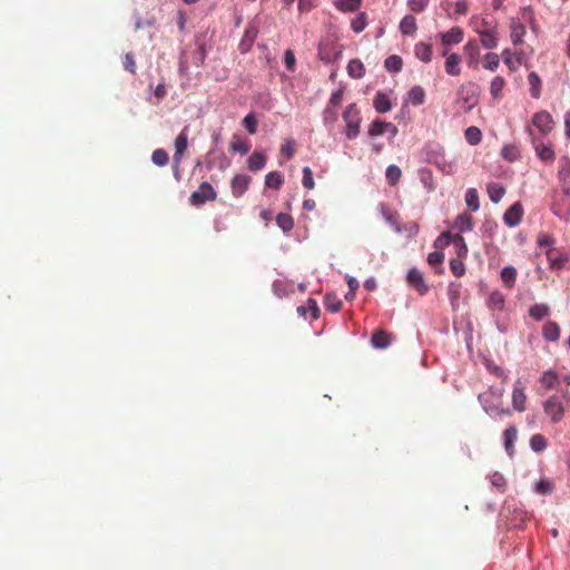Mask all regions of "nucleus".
Returning <instances> with one entry per match:
<instances>
[{
    "label": "nucleus",
    "mask_w": 570,
    "mask_h": 570,
    "mask_svg": "<svg viewBox=\"0 0 570 570\" xmlns=\"http://www.w3.org/2000/svg\"><path fill=\"white\" fill-rule=\"evenodd\" d=\"M406 281L420 295L426 294L430 289L423 273L417 268H411L407 272Z\"/></svg>",
    "instance_id": "423d86ee"
},
{
    "label": "nucleus",
    "mask_w": 570,
    "mask_h": 570,
    "mask_svg": "<svg viewBox=\"0 0 570 570\" xmlns=\"http://www.w3.org/2000/svg\"><path fill=\"white\" fill-rule=\"evenodd\" d=\"M217 197V193L213 188V186L204 181L199 185L198 189L194 191L190 197L189 202L191 205L196 207L203 206L207 200H214Z\"/></svg>",
    "instance_id": "7ed1b4c3"
},
{
    "label": "nucleus",
    "mask_w": 570,
    "mask_h": 570,
    "mask_svg": "<svg viewBox=\"0 0 570 570\" xmlns=\"http://www.w3.org/2000/svg\"><path fill=\"white\" fill-rule=\"evenodd\" d=\"M385 176H386V180L389 181V184L391 186H395L402 176V171L397 166L390 165L386 168Z\"/></svg>",
    "instance_id": "a18cd8bd"
},
{
    "label": "nucleus",
    "mask_w": 570,
    "mask_h": 570,
    "mask_svg": "<svg viewBox=\"0 0 570 570\" xmlns=\"http://www.w3.org/2000/svg\"><path fill=\"white\" fill-rule=\"evenodd\" d=\"M243 126L247 129L250 135L257 131V119L254 112L247 114L243 119Z\"/></svg>",
    "instance_id": "09e8293b"
},
{
    "label": "nucleus",
    "mask_w": 570,
    "mask_h": 570,
    "mask_svg": "<svg viewBox=\"0 0 570 570\" xmlns=\"http://www.w3.org/2000/svg\"><path fill=\"white\" fill-rule=\"evenodd\" d=\"M523 217V206L520 202L513 203L503 215V223L508 227L518 226Z\"/></svg>",
    "instance_id": "6e6552de"
},
{
    "label": "nucleus",
    "mask_w": 570,
    "mask_h": 570,
    "mask_svg": "<svg viewBox=\"0 0 570 570\" xmlns=\"http://www.w3.org/2000/svg\"><path fill=\"white\" fill-rule=\"evenodd\" d=\"M528 81L530 85V94L533 98L538 99L541 95V79L539 75L534 71L530 72L528 76Z\"/></svg>",
    "instance_id": "473e14b6"
},
{
    "label": "nucleus",
    "mask_w": 570,
    "mask_h": 570,
    "mask_svg": "<svg viewBox=\"0 0 570 570\" xmlns=\"http://www.w3.org/2000/svg\"><path fill=\"white\" fill-rule=\"evenodd\" d=\"M384 66L390 72H399L402 69L403 61L400 56L392 55L385 59Z\"/></svg>",
    "instance_id": "4c0bfd02"
},
{
    "label": "nucleus",
    "mask_w": 570,
    "mask_h": 570,
    "mask_svg": "<svg viewBox=\"0 0 570 570\" xmlns=\"http://www.w3.org/2000/svg\"><path fill=\"white\" fill-rule=\"evenodd\" d=\"M530 448L533 452H542L547 448L546 438L540 433L533 434L530 439Z\"/></svg>",
    "instance_id": "37998d69"
},
{
    "label": "nucleus",
    "mask_w": 570,
    "mask_h": 570,
    "mask_svg": "<svg viewBox=\"0 0 570 570\" xmlns=\"http://www.w3.org/2000/svg\"><path fill=\"white\" fill-rule=\"evenodd\" d=\"M527 395L524 393V386L521 380H518L512 391V406L518 412L525 410Z\"/></svg>",
    "instance_id": "9d476101"
},
{
    "label": "nucleus",
    "mask_w": 570,
    "mask_h": 570,
    "mask_svg": "<svg viewBox=\"0 0 570 570\" xmlns=\"http://www.w3.org/2000/svg\"><path fill=\"white\" fill-rule=\"evenodd\" d=\"M154 95L157 99V101H155L154 104L158 105L167 95V88L165 83H158L157 87L155 88Z\"/></svg>",
    "instance_id": "0e129e2a"
},
{
    "label": "nucleus",
    "mask_w": 570,
    "mask_h": 570,
    "mask_svg": "<svg viewBox=\"0 0 570 570\" xmlns=\"http://www.w3.org/2000/svg\"><path fill=\"white\" fill-rule=\"evenodd\" d=\"M344 121L346 122V137L354 139L360 134L361 117L358 109L354 104L350 105L343 114Z\"/></svg>",
    "instance_id": "f03ea898"
},
{
    "label": "nucleus",
    "mask_w": 570,
    "mask_h": 570,
    "mask_svg": "<svg viewBox=\"0 0 570 570\" xmlns=\"http://www.w3.org/2000/svg\"><path fill=\"white\" fill-rule=\"evenodd\" d=\"M324 304L328 311L338 312L342 306V301L334 294H327Z\"/></svg>",
    "instance_id": "de8ad7c7"
},
{
    "label": "nucleus",
    "mask_w": 570,
    "mask_h": 570,
    "mask_svg": "<svg viewBox=\"0 0 570 570\" xmlns=\"http://www.w3.org/2000/svg\"><path fill=\"white\" fill-rule=\"evenodd\" d=\"M535 151H537V156L542 160V161H553L554 160V150L550 147V146H547V145H543L542 142L540 144H535Z\"/></svg>",
    "instance_id": "72a5a7b5"
},
{
    "label": "nucleus",
    "mask_w": 570,
    "mask_h": 570,
    "mask_svg": "<svg viewBox=\"0 0 570 570\" xmlns=\"http://www.w3.org/2000/svg\"><path fill=\"white\" fill-rule=\"evenodd\" d=\"M546 414L551 416L553 423H558L563 417V405L559 396L553 395L543 403Z\"/></svg>",
    "instance_id": "39448f33"
},
{
    "label": "nucleus",
    "mask_w": 570,
    "mask_h": 570,
    "mask_svg": "<svg viewBox=\"0 0 570 570\" xmlns=\"http://www.w3.org/2000/svg\"><path fill=\"white\" fill-rule=\"evenodd\" d=\"M518 430L515 425H509L503 431V442L507 454L512 458L514 454V442L517 440Z\"/></svg>",
    "instance_id": "4468645a"
},
{
    "label": "nucleus",
    "mask_w": 570,
    "mask_h": 570,
    "mask_svg": "<svg viewBox=\"0 0 570 570\" xmlns=\"http://www.w3.org/2000/svg\"><path fill=\"white\" fill-rule=\"evenodd\" d=\"M501 156L512 163L520 157V151L514 145H505L501 149Z\"/></svg>",
    "instance_id": "49530a36"
},
{
    "label": "nucleus",
    "mask_w": 570,
    "mask_h": 570,
    "mask_svg": "<svg viewBox=\"0 0 570 570\" xmlns=\"http://www.w3.org/2000/svg\"><path fill=\"white\" fill-rule=\"evenodd\" d=\"M504 85H505L504 78H502L501 76L494 77L492 79L491 86H490L491 95L494 98H498L501 95V91H502Z\"/></svg>",
    "instance_id": "8fccbe9b"
},
{
    "label": "nucleus",
    "mask_w": 570,
    "mask_h": 570,
    "mask_svg": "<svg viewBox=\"0 0 570 570\" xmlns=\"http://www.w3.org/2000/svg\"><path fill=\"white\" fill-rule=\"evenodd\" d=\"M517 268L512 265L504 266L501 271V279L507 288H512L517 279Z\"/></svg>",
    "instance_id": "412c9836"
},
{
    "label": "nucleus",
    "mask_w": 570,
    "mask_h": 570,
    "mask_svg": "<svg viewBox=\"0 0 570 570\" xmlns=\"http://www.w3.org/2000/svg\"><path fill=\"white\" fill-rule=\"evenodd\" d=\"M361 3L362 0H338L336 7L340 11L353 12L360 8Z\"/></svg>",
    "instance_id": "79ce46f5"
},
{
    "label": "nucleus",
    "mask_w": 570,
    "mask_h": 570,
    "mask_svg": "<svg viewBox=\"0 0 570 570\" xmlns=\"http://www.w3.org/2000/svg\"><path fill=\"white\" fill-rule=\"evenodd\" d=\"M489 198L492 203L498 204L505 194V188L499 183H490L487 187Z\"/></svg>",
    "instance_id": "bb28decb"
},
{
    "label": "nucleus",
    "mask_w": 570,
    "mask_h": 570,
    "mask_svg": "<svg viewBox=\"0 0 570 570\" xmlns=\"http://www.w3.org/2000/svg\"><path fill=\"white\" fill-rule=\"evenodd\" d=\"M460 289H461L460 283H452L449 287V297H450L453 311H459V308H460V296H461Z\"/></svg>",
    "instance_id": "f704fd0d"
},
{
    "label": "nucleus",
    "mask_w": 570,
    "mask_h": 570,
    "mask_svg": "<svg viewBox=\"0 0 570 570\" xmlns=\"http://www.w3.org/2000/svg\"><path fill=\"white\" fill-rule=\"evenodd\" d=\"M480 41L487 49H493L498 45V39L494 33L490 30L480 32Z\"/></svg>",
    "instance_id": "a19ab883"
},
{
    "label": "nucleus",
    "mask_w": 570,
    "mask_h": 570,
    "mask_svg": "<svg viewBox=\"0 0 570 570\" xmlns=\"http://www.w3.org/2000/svg\"><path fill=\"white\" fill-rule=\"evenodd\" d=\"M432 46L425 42H417L414 47L415 57L423 62L432 60Z\"/></svg>",
    "instance_id": "aec40b11"
},
{
    "label": "nucleus",
    "mask_w": 570,
    "mask_h": 570,
    "mask_svg": "<svg viewBox=\"0 0 570 570\" xmlns=\"http://www.w3.org/2000/svg\"><path fill=\"white\" fill-rule=\"evenodd\" d=\"M252 178L247 175H236L230 184L234 197H240L249 187Z\"/></svg>",
    "instance_id": "9b49d317"
},
{
    "label": "nucleus",
    "mask_w": 570,
    "mask_h": 570,
    "mask_svg": "<svg viewBox=\"0 0 570 570\" xmlns=\"http://www.w3.org/2000/svg\"><path fill=\"white\" fill-rule=\"evenodd\" d=\"M342 99H343V89H337L336 91H334L330 98V102H328V106L331 107H337L341 105L342 102Z\"/></svg>",
    "instance_id": "338daca9"
},
{
    "label": "nucleus",
    "mask_w": 570,
    "mask_h": 570,
    "mask_svg": "<svg viewBox=\"0 0 570 570\" xmlns=\"http://www.w3.org/2000/svg\"><path fill=\"white\" fill-rule=\"evenodd\" d=\"M523 18L529 21L531 29L535 31L537 27L534 24V11L531 6H527L521 8Z\"/></svg>",
    "instance_id": "e2e57ef3"
},
{
    "label": "nucleus",
    "mask_w": 570,
    "mask_h": 570,
    "mask_svg": "<svg viewBox=\"0 0 570 570\" xmlns=\"http://www.w3.org/2000/svg\"><path fill=\"white\" fill-rule=\"evenodd\" d=\"M450 267L455 276L460 277L463 275V263L459 258L452 259L450 263Z\"/></svg>",
    "instance_id": "774afa93"
},
{
    "label": "nucleus",
    "mask_w": 570,
    "mask_h": 570,
    "mask_svg": "<svg viewBox=\"0 0 570 570\" xmlns=\"http://www.w3.org/2000/svg\"><path fill=\"white\" fill-rule=\"evenodd\" d=\"M537 244L539 247H544V248H554L553 247V244H554V239L551 235L549 234H539L538 236V239H537Z\"/></svg>",
    "instance_id": "13d9d810"
},
{
    "label": "nucleus",
    "mask_w": 570,
    "mask_h": 570,
    "mask_svg": "<svg viewBox=\"0 0 570 570\" xmlns=\"http://www.w3.org/2000/svg\"><path fill=\"white\" fill-rule=\"evenodd\" d=\"M451 243L454 244L458 249V254L460 255V252L463 248V238L460 233L453 234L452 230L443 232L434 242V247L436 250L442 252V249L449 246Z\"/></svg>",
    "instance_id": "20e7f679"
},
{
    "label": "nucleus",
    "mask_w": 570,
    "mask_h": 570,
    "mask_svg": "<svg viewBox=\"0 0 570 570\" xmlns=\"http://www.w3.org/2000/svg\"><path fill=\"white\" fill-rule=\"evenodd\" d=\"M284 184V178L278 171H271L265 177V186L268 188L279 189Z\"/></svg>",
    "instance_id": "e433bc0d"
},
{
    "label": "nucleus",
    "mask_w": 570,
    "mask_h": 570,
    "mask_svg": "<svg viewBox=\"0 0 570 570\" xmlns=\"http://www.w3.org/2000/svg\"><path fill=\"white\" fill-rule=\"evenodd\" d=\"M429 3V0H407V6L413 12H422Z\"/></svg>",
    "instance_id": "bf43d9fd"
},
{
    "label": "nucleus",
    "mask_w": 570,
    "mask_h": 570,
    "mask_svg": "<svg viewBox=\"0 0 570 570\" xmlns=\"http://www.w3.org/2000/svg\"><path fill=\"white\" fill-rule=\"evenodd\" d=\"M440 38H441V43L443 46L441 55L443 57H445V56H448L449 48L452 45H456V43L461 42V40H462V30L460 28H458V27L452 28L448 32L440 33Z\"/></svg>",
    "instance_id": "1a4fd4ad"
},
{
    "label": "nucleus",
    "mask_w": 570,
    "mask_h": 570,
    "mask_svg": "<svg viewBox=\"0 0 570 570\" xmlns=\"http://www.w3.org/2000/svg\"><path fill=\"white\" fill-rule=\"evenodd\" d=\"M546 254L552 268H561L568 261L567 255L562 253H557L556 248H548L546 250Z\"/></svg>",
    "instance_id": "4be33fe9"
},
{
    "label": "nucleus",
    "mask_w": 570,
    "mask_h": 570,
    "mask_svg": "<svg viewBox=\"0 0 570 570\" xmlns=\"http://www.w3.org/2000/svg\"><path fill=\"white\" fill-rule=\"evenodd\" d=\"M549 313L550 307L548 304L544 303L534 304L529 308V316L537 322L542 321L544 317L549 315Z\"/></svg>",
    "instance_id": "393cba45"
},
{
    "label": "nucleus",
    "mask_w": 570,
    "mask_h": 570,
    "mask_svg": "<svg viewBox=\"0 0 570 570\" xmlns=\"http://www.w3.org/2000/svg\"><path fill=\"white\" fill-rule=\"evenodd\" d=\"M387 129H393V136L397 134V128L392 122L374 120L368 127V135L374 138L384 135Z\"/></svg>",
    "instance_id": "ddd939ff"
},
{
    "label": "nucleus",
    "mask_w": 570,
    "mask_h": 570,
    "mask_svg": "<svg viewBox=\"0 0 570 570\" xmlns=\"http://www.w3.org/2000/svg\"><path fill=\"white\" fill-rule=\"evenodd\" d=\"M416 30H417L416 19L413 16L407 14L401 20L400 31L403 35L413 36V35H415Z\"/></svg>",
    "instance_id": "5701e85b"
},
{
    "label": "nucleus",
    "mask_w": 570,
    "mask_h": 570,
    "mask_svg": "<svg viewBox=\"0 0 570 570\" xmlns=\"http://www.w3.org/2000/svg\"><path fill=\"white\" fill-rule=\"evenodd\" d=\"M276 224L278 225L279 228H282L284 232H289L293 229L294 227V219L291 215L288 214H284V213H279L277 216H276Z\"/></svg>",
    "instance_id": "ea45409f"
},
{
    "label": "nucleus",
    "mask_w": 570,
    "mask_h": 570,
    "mask_svg": "<svg viewBox=\"0 0 570 570\" xmlns=\"http://www.w3.org/2000/svg\"><path fill=\"white\" fill-rule=\"evenodd\" d=\"M122 65H124V68L126 70H128L129 72H131V73L136 72V63L134 60V56L131 53H126Z\"/></svg>",
    "instance_id": "69168bd1"
},
{
    "label": "nucleus",
    "mask_w": 570,
    "mask_h": 570,
    "mask_svg": "<svg viewBox=\"0 0 570 570\" xmlns=\"http://www.w3.org/2000/svg\"><path fill=\"white\" fill-rule=\"evenodd\" d=\"M409 101L414 106H420L424 102L425 92L420 86H414L407 94Z\"/></svg>",
    "instance_id": "c9c22d12"
},
{
    "label": "nucleus",
    "mask_w": 570,
    "mask_h": 570,
    "mask_svg": "<svg viewBox=\"0 0 570 570\" xmlns=\"http://www.w3.org/2000/svg\"><path fill=\"white\" fill-rule=\"evenodd\" d=\"M151 160L157 166H165L168 163V154L165 149H156L151 155Z\"/></svg>",
    "instance_id": "864d4df0"
},
{
    "label": "nucleus",
    "mask_w": 570,
    "mask_h": 570,
    "mask_svg": "<svg viewBox=\"0 0 570 570\" xmlns=\"http://www.w3.org/2000/svg\"><path fill=\"white\" fill-rule=\"evenodd\" d=\"M444 259V255L441 250H434L433 253H430L429 256H428V263L435 267L438 265H440Z\"/></svg>",
    "instance_id": "052dcab7"
},
{
    "label": "nucleus",
    "mask_w": 570,
    "mask_h": 570,
    "mask_svg": "<svg viewBox=\"0 0 570 570\" xmlns=\"http://www.w3.org/2000/svg\"><path fill=\"white\" fill-rule=\"evenodd\" d=\"M503 387L493 386L489 391L479 394L478 399L487 414L490 416H508L511 414L510 409L503 406Z\"/></svg>",
    "instance_id": "f257e3e1"
},
{
    "label": "nucleus",
    "mask_w": 570,
    "mask_h": 570,
    "mask_svg": "<svg viewBox=\"0 0 570 570\" xmlns=\"http://www.w3.org/2000/svg\"><path fill=\"white\" fill-rule=\"evenodd\" d=\"M374 108L380 114H385L391 110L392 105L389 97L383 92H377L373 100Z\"/></svg>",
    "instance_id": "b1692460"
},
{
    "label": "nucleus",
    "mask_w": 570,
    "mask_h": 570,
    "mask_svg": "<svg viewBox=\"0 0 570 570\" xmlns=\"http://www.w3.org/2000/svg\"><path fill=\"white\" fill-rule=\"evenodd\" d=\"M542 336L549 342H557L560 336V327L558 323L548 321L542 328Z\"/></svg>",
    "instance_id": "f3484780"
},
{
    "label": "nucleus",
    "mask_w": 570,
    "mask_h": 570,
    "mask_svg": "<svg viewBox=\"0 0 570 570\" xmlns=\"http://www.w3.org/2000/svg\"><path fill=\"white\" fill-rule=\"evenodd\" d=\"M503 62L508 66L511 71H515L522 63L521 55H518L515 59H513V53L511 49H504L501 53Z\"/></svg>",
    "instance_id": "c85d7f7f"
},
{
    "label": "nucleus",
    "mask_w": 570,
    "mask_h": 570,
    "mask_svg": "<svg viewBox=\"0 0 570 570\" xmlns=\"http://www.w3.org/2000/svg\"><path fill=\"white\" fill-rule=\"evenodd\" d=\"M490 482L493 487L500 490V492H504L507 488V480L504 475L500 472H494L490 476Z\"/></svg>",
    "instance_id": "5fc2aeb1"
},
{
    "label": "nucleus",
    "mask_w": 570,
    "mask_h": 570,
    "mask_svg": "<svg viewBox=\"0 0 570 570\" xmlns=\"http://www.w3.org/2000/svg\"><path fill=\"white\" fill-rule=\"evenodd\" d=\"M446 57V61H445V71L451 75V76H458L460 75L461 72V69H460V62H461V58L459 55L456 53H452V55H449L445 56Z\"/></svg>",
    "instance_id": "a878e982"
},
{
    "label": "nucleus",
    "mask_w": 570,
    "mask_h": 570,
    "mask_svg": "<svg viewBox=\"0 0 570 570\" xmlns=\"http://www.w3.org/2000/svg\"><path fill=\"white\" fill-rule=\"evenodd\" d=\"M500 58L494 52H488L484 57L483 67L488 70L494 71L499 67Z\"/></svg>",
    "instance_id": "3c124183"
},
{
    "label": "nucleus",
    "mask_w": 570,
    "mask_h": 570,
    "mask_svg": "<svg viewBox=\"0 0 570 570\" xmlns=\"http://www.w3.org/2000/svg\"><path fill=\"white\" fill-rule=\"evenodd\" d=\"M230 151L239 153L240 155H246L250 150V142L246 139H243L238 136H234L230 146Z\"/></svg>",
    "instance_id": "cd10ccee"
},
{
    "label": "nucleus",
    "mask_w": 570,
    "mask_h": 570,
    "mask_svg": "<svg viewBox=\"0 0 570 570\" xmlns=\"http://www.w3.org/2000/svg\"><path fill=\"white\" fill-rule=\"evenodd\" d=\"M532 124L542 135H547L552 130L554 121L550 112L541 110L533 115Z\"/></svg>",
    "instance_id": "0eeeda50"
},
{
    "label": "nucleus",
    "mask_w": 570,
    "mask_h": 570,
    "mask_svg": "<svg viewBox=\"0 0 570 570\" xmlns=\"http://www.w3.org/2000/svg\"><path fill=\"white\" fill-rule=\"evenodd\" d=\"M534 491L540 494H551L553 491V484L551 481L547 479H542L538 481L534 485Z\"/></svg>",
    "instance_id": "603ef678"
},
{
    "label": "nucleus",
    "mask_w": 570,
    "mask_h": 570,
    "mask_svg": "<svg viewBox=\"0 0 570 570\" xmlns=\"http://www.w3.org/2000/svg\"><path fill=\"white\" fill-rule=\"evenodd\" d=\"M480 88L478 85L470 82L465 85V112L471 110L479 101L478 96Z\"/></svg>",
    "instance_id": "2eb2a0df"
},
{
    "label": "nucleus",
    "mask_w": 570,
    "mask_h": 570,
    "mask_svg": "<svg viewBox=\"0 0 570 570\" xmlns=\"http://www.w3.org/2000/svg\"><path fill=\"white\" fill-rule=\"evenodd\" d=\"M306 308H307V313L311 314V317L313 320H317L320 317L321 311H320L315 299L308 298L307 299V304H306Z\"/></svg>",
    "instance_id": "680f3d73"
},
{
    "label": "nucleus",
    "mask_w": 570,
    "mask_h": 570,
    "mask_svg": "<svg viewBox=\"0 0 570 570\" xmlns=\"http://www.w3.org/2000/svg\"><path fill=\"white\" fill-rule=\"evenodd\" d=\"M347 72L352 78L360 79L365 73V67L358 59H353L347 65Z\"/></svg>",
    "instance_id": "2f4dec72"
},
{
    "label": "nucleus",
    "mask_w": 570,
    "mask_h": 570,
    "mask_svg": "<svg viewBox=\"0 0 570 570\" xmlns=\"http://www.w3.org/2000/svg\"><path fill=\"white\" fill-rule=\"evenodd\" d=\"M302 184L306 189H313L315 186L314 178H313V171L309 167L303 168Z\"/></svg>",
    "instance_id": "4d7b16f0"
},
{
    "label": "nucleus",
    "mask_w": 570,
    "mask_h": 570,
    "mask_svg": "<svg viewBox=\"0 0 570 570\" xmlns=\"http://www.w3.org/2000/svg\"><path fill=\"white\" fill-rule=\"evenodd\" d=\"M505 305V299L503 294L500 291H493L488 299V306L493 311H503Z\"/></svg>",
    "instance_id": "c756f323"
},
{
    "label": "nucleus",
    "mask_w": 570,
    "mask_h": 570,
    "mask_svg": "<svg viewBox=\"0 0 570 570\" xmlns=\"http://www.w3.org/2000/svg\"><path fill=\"white\" fill-rule=\"evenodd\" d=\"M266 165V156L262 151H254L247 159V167L250 171H258Z\"/></svg>",
    "instance_id": "a211bd4d"
},
{
    "label": "nucleus",
    "mask_w": 570,
    "mask_h": 570,
    "mask_svg": "<svg viewBox=\"0 0 570 570\" xmlns=\"http://www.w3.org/2000/svg\"><path fill=\"white\" fill-rule=\"evenodd\" d=\"M511 29V41L514 46H518L522 42V38L525 35V27L520 23L518 20L512 19L510 23Z\"/></svg>",
    "instance_id": "6ab92c4d"
},
{
    "label": "nucleus",
    "mask_w": 570,
    "mask_h": 570,
    "mask_svg": "<svg viewBox=\"0 0 570 570\" xmlns=\"http://www.w3.org/2000/svg\"><path fill=\"white\" fill-rule=\"evenodd\" d=\"M557 380H558V375L552 370L544 371L542 376H541V379H540L541 383L544 386H547L548 389L553 387L556 382H557Z\"/></svg>",
    "instance_id": "6e6d98bb"
},
{
    "label": "nucleus",
    "mask_w": 570,
    "mask_h": 570,
    "mask_svg": "<svg viewBox=\"0 0 570 570\" xmlns=\"http://www.w3.org/2000/svg\"><path fill=\"white\" fill-rule=\"evenodd\" d=\"M188 146V126L184 127V129L179 132V135L175 139V154L174 160L179 163L183 158L184 153L186 151Z\"/></svg>",
    "instance_id": "f8f14e48"
},
{
    "label": "nucleus",
    "mask_w": 570,
    "mask_h": 570,
    "mask_svg": "<svg viewBox=\"0 0 570 570\" xmlns=\"http://www.w3.org/2000/svg\"><path fill=\"white\" fill-rule=\"evenodd\" d=\"M482 131L476 126H470L465 128V141L472 146H476L482 140Z\"/></svg>",
    "instance_id": "7c9ffc66"
},
{
    "label": "nucleus",
    "mask_w": 570,
    "mask_h": 570,
    "mask_svg": "<svg viewBox=\"0 0 570 570\" xmlns=\"http://www.w3.org/2000/svg\"><path fill=\"white\" fill-rule=\"evenodd\" d=\"M465 205L472 210L476 212L479 209V196L475 188H469L465 191Z\"/></svg>",
    "instance_id": "58836bf2"
},
{
    "label": "nucleus",
    "mask_w": 570,
    "mask_h": 570,
    "mask_svg": "<svg viewBox=\"0 0 570 570\" xmlns=\"http://www.w3.org/2000/svg\"><path fill=\"white\" fill-rule=\"evenodd\" d=\"M367 26V14L365 12L358 13L355 18L352 19L351 27L354 32H362Z\"/></svg>",
    "instance_id": "c03bdc74"
},
{
    "label": "nucleus",
    "mask_w": 570,
    "mask_h": 570,
    "mask_svg": "<svg viewBox=\"0 0 570 570\" xmlns=\"http://www.w3.org/2000/svg\"><path fill=\"white\" fill-rule=\"evenodd\" d=\"M392 341V334L384 330H376L371 337V343L375 348H386Z\"/></svg>",
    "instance_id": "dca6fc26"
}]
</instances>
